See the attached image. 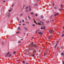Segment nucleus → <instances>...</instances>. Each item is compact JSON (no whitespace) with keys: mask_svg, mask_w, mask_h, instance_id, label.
<instances>
[{"mask_svg":"<svg viewBox=\"0 0 64 64\" xmlns=\"http://www.w3.org/2000/svg\"><path fill=\"white\" fill-rule=\"evenodd\" d=\"M28 7L29 8V9H31V6H30V5L28 6Z\"/></svg>","mask_w":64,"mask_h":64,"instance_id":"nucleus-17","label":"nucleus"},{"mask_svg":"<svg viewBox=\"0 0 64 64\" xmlns=\"http://www.w3.org/2000/svg\"><path fill=\"white\" fill-rule=\"evenodd\" d=\"M54 9L56 10V9H57V8L56 7H54Z\"/></svg>","mask_w":64,"mask_h":64,"instance_id":"nucleus-13","label":"nucleus"},{"mask_svg":"<svg viewBox=\"0 0 64 64\" xmlns=\"http://www.w3.org/2000/svg\"><path fill=\"white\" fill-rule=\"evenodd\" d=\"M33 53H36V50H34V49H33Z\"/></svg>","mask_w":64,"mask_h":64,"instance_id":"nucleus-2","label":"nucleus"},{"mask_svg":"<svg viewBox=\"0 0 64 64\" xmlns=\"http://www.w3.org/2000/svg\"><path fill=\"white\" fill-rule=\"evenodd\" d=\"M32 47L33 46V44H32Z\"/></svg>","mask_w":64,"mask_h":64,"instance_id":"nucleus-60","label":"nucleus"},{"mask_svg":"<svg viewBox=\"0 0 64 64\" xmlns=\"http://www.w3.org/2000/svg\"><path fill=\"white\" fill-rule=\"evenodd\" d=\"M9 53H10V52H8L7 53V54L8 55V54H9Z\"/></svg>","mask_w":64,"mask_h":64,"instance_id":"nucleus-35","label":"nucleus"},{"mask_svg":"<svg viewBox=\"0 0 64 64\" xmlns=\"http://www.w3.org/2000/svg\"><path fill=\"white\" fill-rule=\"evenodd\" d=\"M34 14L33 12H32L31 13V15H33Z\"/></svg>","mask_w":64,"mask_h":64,"instance_id":"nucleus-19","label":"nucleus"},{"mask_svg":"<svg viewBox=\"0 0 64 64\" xmlns=\"http://www.w3.org/2000/svg\"><path fill=\"white\" fill-rule=\"evenodd\" d=\"M17 31H19V30H17Z\"/></svg>","mask_w":64,"mask_h":64,"instance_id":"nucleus-57","label":"nucleus"},{"mask_svg":"<svg viewBox=\"0 0 64 64\" xmlns=\"http://www.w3.org/2000/svg\"><path fill=\"white\" fill-rule=\"evenodd\" d=\"M52 5H53V6H54V2H53Z\"/></svg>","mask_w":64,"mask_h":64,"instance_id":"nucleus-26","label":"nucleus"},{"mask_svg":"<svg viewBox=\"0 0 64 64\" xmlns=\"http://www.w3.org/2000/svg\"><path fill=\"white\" fill-rule=\"evenodd\" d=\"M62 6H63V5H61V7H62Z\"/></svg>","mask_w":64,"mask_h":64,"instance_id":"nucleus-46","label":"nucleus"},{"mask_svg":"<svg viewBox=\"0 0 64 64\" xmlns=\"http://www.w3.org/2000/svg\"><path fill=\"white\" fill-rule=\"evenodd\" d=\"M16 18L18 20H19V18H18V17H17Z\"/></svg>","mask_w":64,"mask_h":64,"instance_id":"nucleus-27","label":"nucleus"},{"mask_svg":"<svg viewBox=\"0 0 64 64\" xmlns=\"http://www.w3.org/2000/svg\"><path fill=\"white\" fill-rule=\"evenodd\" d=\"M19 33V32H16V34H17V33Z\"/></svg>","mask_w":64,"mask_h":64,"instance_id":"nucleus-45","label":"nucleus"},{"mask_svg":"<svg viewBox=\"0 0 64 64\" xmlns=\"http://www.w3.org/2000/svg\"><path fill=\"white\" fill-rule=\"evenodd\" d=\"M20 23H21V20H20Z\"/></svg>","mask_w":64,"mask_h":64,"instance_id":"nucleus-55","label":"nucleus"},{"mask_svg":"<svg viewBox=\"0 0 64 64\" xmlns=\"http://www.w3.org/2000/svg\"><path fill=\"white\" fill-rule=\"evenodd\" d=\"M61 55H64V53L63 52H62L61 53Z\"/></svg>","mask_w":64,"mask_h":64,"instance_id":"nucleus-18","label":"nucleus"},{"mask_svg":"<svg viewBox=\"0 0 64 64\" xmlns=\"http://www.w3.org/2000/svg\"><path fill=\"white\" fill-rule=\"evenodd\" d=\"M21 43V41H20L19 42H18V43Z\"/></svg>","mask_w":64,"mask_h":64,"instance_id":"nucleus-30","label":"nucleus"},{"mask_svg":"<svg viewBox=\"0 0 64 64\" xmlns=\"http://www.w3.org/2000/svg\"><path fill=\"white\" fill-rule=\"evenodd\" d=\"M3 2H5V1L4 0Z\"/></svg>","mask_w":64,"mask_h":64,"instance_id":"nucleus-54","label":"nucleus"},{"mask_svg":"<svg viewBox=\"0 0 64 64\" xmlns=\"http://www.w3.org/2000/svg\"><path fill=\"white\" fill-rule=\"evenodd\" d=\"M52 38V36H49V37H48V39H50V38Z\"/></svg>","mask_w":64,"mask_h":64,"instance_id":"nucleus-7","label":"nucleus"},{"mask_svg":"<svg viewBox=\"0 0 64 64\" xmlns=\"http://www.w3.org/2000/svg\"><path fill=\"white\" fill-rule=\"evenodd\" d=\"M49 32L50 33H53V31H52V30H50Z\"/></svg>","mask_w":64,"mask_h":64,"instance_id":"nucleus-3","label":"nucleus"},{"mask_svg":"<svg viewBox=\"0 0 64 64\" xmlns=\"http://www.w3.org/2000/svg\"><path fill=\"white\" fill-rule=\"evenodd\" d=\"M62 9L61 8L60 9V11H62Z\"/></svg>","mask_w":64,"mask_h":64,"instance_id":"nucleus-41","label":"nucleus"},{"mask_svg":"<svg viewBox=\"0 0 64 64\" xmlns=\"http://www.w3.org/2000/svg\"><path fill=\"white\" fill-rule=\"evenodd\" d=\"M32 26H35V25H34V24H32Z\"/></svg>","mask_w":64,"mask_h":64,"instance_id":"nucleus-43","label":"nucleus"},{"mask_svg":"<svg viewBox=\"0 0 64 64\" xmlns=\"http://www.w3.org/2000/svg\"><path fill=\"white\" fill-rule=\"evenodd\" d=\"M26 23H29V22H26Z\"/></svg>","mask_w":64,"mask_h":64,"instance_id":"nucleus-42","label":"nucleus"},{"mask_svg":"<svg viewBox=\"0 0 64 64\" xmlns=\"http://www.w3.org/2000/svg\"><path fill=\"white\" fill-rule=\"evenodd\" d=\"M36 16H38V14H35Z\"/></svg>","mask_w":64,"mask_h":64,"instance_id":"nucleus-32","label":"nucleus"},{"mask_svg":"<svg viewBox=\"0 0 64 64\" xmlns=\"http://www.w3.org/2000/svg\"><path fill=\"white\" fill-rule=\"evenodd\" d=\"M13 53L14 54H15L16 53V52L15 51H14V52H13Z\"/></svg>","mask_w":64,"mask_h":64,"instance_id":"nucleus-24","label":"nucleus"},{"mask_svg":"<svg viewBox=\"0 0 64 64\" xmlns=\"http://www.w3.org/2000/svg\"><path fill=\"white\" fill-rule=\"evenodd\" d=\"M26 5H24L23 6V7H24V6H26Z\"/></svg>","mask_w":64,"mask_h":64,"instance_id":"nucleus-63","label":"nucleus"},{"mask_svg":"<svg viewBox=\"0 0 64 64\" xmlns=\"http://www.w3.org/2000/svg\"><path fill=\"white\" fill-rule=\"evenodd\" d=\"M50 21H52V22H53V21H54V20H50Z\"/></svg>","mask_w":64,"mask_h":64,"instance_id":"nucleus-31","label":"nucleus"},{"mask_svg":"<svg viewBox=\"0 0 64 64\" xmlns=\"http://www.w3.org/2000/svg\"><path fill=\"white\" fill-rule=\"evenodd\" d=\"M39 22L40 23H42V24H43V22H42L41 21H40Z\"/></svg>","mask_w":64,"mask_h":64,"instance_id":"nucleus-8","label":"nucleus"},{"mask_svg":"<svg viewBox=\"0 0 64 64\" xmlns=\"http://www.w3.org/2000/svg\"><path fill=\"white\" fill-rule=\"evenodd\" d=\"M26 11L27 12H28V10H26Z\"/></svg>","mask_w":64,"mask_h":64,"instance_id":"nucleus-25","label":"nucleus"},{"mask_svg":"<svg viewBox=\"0 0 64 64\" xmlns=\"http://www.w3.org/2000/svg\"><path fill=\"white\" fill-rule=\"evenodd\" d=\"M58 49H59V47H58L57 48V51H58Z\"/></svg>","mask_w":64,"mask_h":64,"instance_id":"nucleus-23","label":"nucleus"},{"mask_svg":"<svg viewBox=\"0 0 64 64\" xmlns=\"http://www.w3.org/2000/svg\"><path fill=\"white\" fill-rule=\"evenodd\" d=\"M38 25H41V23H40L38 22Z\"/></svg>","mask_w":64,"mask_h":64,"instance_id":"nucleus-9","label":"nucleus"},{"mask_svg":"<svg viewBox=\"0 0 64 64\" xmlns=\"http://www.w3.org/2000/svg\"><path fill=\"white\" fill-rule=\"evenodd\" d=\"M41 29L42 30V29H43V28H41Z\"/></svg>","mask_w":64,"mask_h":64,"instance_id":"nucleus-39","label":"nucleus"},{"mask_svg":"<svg viewBox=\"0 0 64 64\" xmlns=\"http://www.w3.org/2000/svg\"><path fill=\"white\" fill-rule=\"evenodd\" d=\"M56 46H55V47H54V48H56Z\"/></svg>","mask_w":64,"mask_h":64,"instance_id":"nucleus-59","label":"nucleus"},{"mask_svg":"<svg viewBox=\"0 0 64 64\" xmlns=\"http://www.w3.org/2000/svg\"><path fill=\"white\" fill-rule=\"evenodd\" d=\"M8 54H6V56H7V57H8Z\"/></svg>","mask_w":64,"mask_h":64,"instance_id":"nucleus-48","label":"nucleus"},{"mask_svg":"<svg viewBox=\"0 0 64 64\" xmlns=\"http://www.w3.org/2000/svg\"><path fill=\"white\" fill-rule=\"evenodd\" d=\"M34 46L35 48H36V47H37V44H36L35 45H34Z\"/></svg>","mask_w":64,"mask_h":64,"instance_id":"nucleus-5","label":"nucleus"},{"mask_svg":"<svg viewBox=\"0 0 64 64\" xmlns=\"http://www.w3.org/2000/svg\"><path fill=\"white\" fill-rule=\"evenodd\" d=\"M57 44H58L57 43H56V46H57Z\"/></svg>","mask_w":64,"mask_h":64,"instance_id":"nucleus-36","label":"nucleus"},{"mask_svg":"<svg viewBox=\"0 0 64 64\" xmlns=\"http://www.w3.org/2000/svg\"><path fill=\"white\" fill-rule=\"evenodd\" d=\"M48 22H49V21H48L46 22V23H48Z\"/></svg>","mask_w":64,"mask_h":64,"instance_id":"nucleus-33","label":"nucleus"},{"mask_svg":"<svg viewBox=\"0 0 64 64\" xmlns=\"http://www.w3.org/2000/svg\"><path fill=\"white\" fill-rule=\"evenodd\" d=\"M34 22H35V23H36V22L35 21V20L34 19Z\"/></svg>","mask_w":64,"mask_h":64,"instance_id":"nucleus-16","label":"nucleus"},{"mask_svg":"<svg viewBox=\"0 0 64 64\" xmlns=\"http://www.w3.org/2000/svg\"><path fill=\"white\" fill-rule=\"evenodd\" d=\"M38 31H40V30H37Z\"/></svg>","mask_w":64,"mask_h":64,"instance_id":"nucleus-56","label":"nucleus"},{"mask_svg":"<svg viewBox=\"0 0 64 64\" xmlns=\"http://www.w3.org/2000/svg\"><path fill=\"white\" fill-rule=\"evenodd\" d=\"M62 64H64V61H62Z\"/></svg>","mask_w":64,"mask_h":64,"instance_id":"nucleus-37","label":"nucleus"},{"mask_svg":"<svg viewBox=\"0 0 64 64\" xmlns=\"http://www.w3.org/2000/svg\"><path fill=\"white\" fill-rule=\"evenodd\" d=\"M25 25V24H22V25Z\"/></svg>","mask_w":64,"mask_h":64,"instance_id":"nucleus-49","label":"nucleus"},{"mask_svg":"<svg viewBox=\"0 0 64 64\" xmlns=\"http://www.w3.org/2000/svg\"><path fill=\"white\" fill-rule=\"evenodd\" d=\"M28 16V18H29V20H31V18H30V17L29 16Z\"/></svg>","mask_w":64,"mask_h":64,"instance_id":"nucleus-12","label":"nucleus"},{"mask_svg":"<svg viewBox=\"0 0 64 64\" xmlns=\"http://www.w3.org/2000/svg\"><path fill=\"white\" fill-rule=\"evenodd\" d=\"M29 9L30 10V11H31V8H29Z\"/></svg>","mask_w":64,"mask_h":64,"instance_id":"nucleus-40","label":"nucleus"},{"mask_svg":"<svg viewBox=\"0 0 64 64\" xmlns=\"http://www.w3.org/2000/svg\"><path fill=\"white\" fill-rule=\"evenodd\" d=\"M34 54L33 55H32V56H33V57H34Z\"/></svg>","mask_w":64,"mask_h":64,"instance_id":"nucleus-47","label":"nucleus"},{"mask_svg":"<svg viewBox=\"0 0 64 64\" xmlns=\"http://www.w3.org/2000/svg\"><path fill=\"white\" fill-rule=\"evenodd\" d=\"M10 15V13H8V16H9Z\"/></svg>","mask_w":64,"mask_h":64,"instance_id":"nucleus-21","label":"nucleus"},{"mask_svg":"<svg viewBox=\"0 0 64 64\" xmlns=\"http://www.w3.org/2000/svg\"><path fill=\"white\" fill-rule=\"evenodd\" d=\"M38 34H40V35H43V32H38Z\"/></svg>","mask_w":64,"mask_h":64,"instance_id":"nucleus-1","label":"nucleus"},{"mask_svg":"<svg viewBox=\"0 0 64 64\" xmlns=\"http://www.w3.org/2000/svg\"><path fill=\"white\" fill-rule=\"evenodd\" d=\"M59 15V13H57L56 14H54V16L55 17H56V16H58V15Z\"/></svg>","mask_w":64,"mask_h":64,"instance_id":"nucleus-4","label":"nucleus"},{"mask_svg":"<svg viewBox=\"0 0 64 64\" xmlns=\"http://www.w3.org/2000/svg\"><path fill=\"white\" fill-rule=\"evenodd\" d=\"M38 2L39 1V0H36Z\"/></svg>","mask_w":64,"mask_h":64,"instance_id":"nucleus-52","label":"nucleus"},{"mask_svg":"<svg viewBox=\"0 0 64 64\" xmlns=\"http://www.w3.org/2000/svg\"><path fill=\"white\" fill-rule=\"evenodd\" d=\"M41 18H43V16H41Z\"/></svg>","mask_w":64,"mask_h":64,"instance_id":"nucleus-28","label":"nucleus"},{"mask_svg":"<svg viewBox=\"0 0 64 64\" xmlns=\"http://www.w3.org/2000/svg\"><path fill=\"white\" fill-rule=\"evenodd\" d=\"M20 27H19L18 28V29H19V30H20Z\"/></svg>","mask_w":64,"mask_h":64,"instance_id":"nucleus-29","label":"nucleus"},{"mask_svg":"<svg viewBox=\"0 0 64 64\" xmlns=\"http://www.w3.org/2000/svg\"><path fill=\"white\" fill-rule=\"evenodd\" d=\"M4 44V42H2V45H3Z\"/></svg>","mask_w":64,"mask_h":64,"instance_id":"nucleus-20","label":"nucleus"},{"mask_svg":"<svg viewBox=\"0 0 64 64\" xmlns=\"http://www.w3.org/2000/svg\"><path fill=\"white\" fill-rule=\"evenodd\" d=\"M58 42H59V41H57V43L58 44Z\"/></svg>","mask_w":64,"mask_h":64,"instance_id":"nucleus-50","label":"nucleus"},{"mask_svg":"<svg viewBox=\"0 0 64 64\" xmlns=\"http://www.w3.org/2000/svg\"><path fill=\"white\" fill-rule=\"evenodd\" d=\"M43 29H44V30L45 29V26H43Z\"/></svg>","mask_w":64,"mask_h":64,"instance_id":"nucleus-22","label":"nucleus"},{"mask_svg":"<svg viewBox=\"0 0 64 64\" xmlns=\"http://www.w3.org/2000/svg\"><path fill=\"white\" fill-rule=\"evenodd\" d=\"M37 4L35 3L34 4V6H37Z\"/></svg>","mask_w":64,"mask_h":64,"instance_id":"nucleus-10","label":"nucleus"},{"mask_svg":"<svg viewBox=\"0 0 64 64\" xmlns=\"http://www.w3.org/2000/svg\"><path fill=\"white\" fill-rule=\"evenodd\" d=\"M22 22H24V20H23L22 21Z\"/></svg>","mask_w":64,"mask_h":64,"instance_id":"nucleus-44","label":"nucleus"},{"mask_svg":"<svg viewBox=\"0 0 64 64\" xmlns=\"http://www.w3.org/2000/svg\"><path fill=\"white\" fill-rule=\"evenodd\" d=\"M37 31H36V32H35V33H37Z\"/></svg>","mask_w":64,"mask_h":64,"instance_id":"nucleus-53","label":"nucleus"},{"mask_svg":"<svg viewBox=\"0 0 64 64\" xmlns=\"http://www.w3.org/2000/svg\"><path fill=\"white\" fill-rule=\"evenodd\" d=\"M63 36H64V34H63L62 35V37H63Z\"/></svg>","mask_w":64,"mask_h":64,"instance_id":"nucleus-34","label":"nucleus"},{"mask_svg":"<svg viewBox=\"0 0 64 64\" xmlns=\"http://www.w3.org/2000/svg\"><path fill=\"white\" fill-rule=\"evenodd\" d=\"M23 15V13H22V14H20V16H22V15Z\"/></svg>","mask_w":64,"mask_h":64,"instance_id":"nucleus-11","label":"nucleus"},{"mask_svg":"<svg viewBox=\"0 0 64 64\" xmlns=\"http://www.w3.org/2000/svg\"><path fill=\"white\" fill-rule=\"evenodd\" d=\"M13 5H14V4L12 5V7H13Z\"/></svg>","mask_w":64,"mask_h":64,"instance_id":"nucleus-61","label":"nucleus"},{"mask_svg":"<svg viewBox=\"0 0 64 64\" xmlns=\"http://www.w3.org/2000/svg\"><path fill=\"white\" fill-rule=\"evenodd\" d=\"M26 64H28V63H26Z\"/></svg>","mask_w":64,"mask_h":64,"instance_id":"nucleus-64","label":"nucleus"},{"mask_svg":"<svg viewBox=\"0 0 64 64\" xmlns=\"http://www.w3.org/2000/svg\"><path fill=\"white\" fill-rule=\"evenodd\" d=\"M9 12H11V10H9Z\"/></svg>","mask_w":64,"mask_h":64,"instance_id":"nucleus-58","label":"nucleus"},{"mask_svg":"<svg viewBox=\"0 0 64 64\" xmlns=\"http://www.w3.org/2000/svg\"><path fill=\"white\" fill-rule=\"evenodd\" d=\"M24 28L25 30H28V29L27 28H26V27H24Z\"/></svg>","mask_w":64,"mask_h":64,"instance_id":"nucleus-6","label":"nucleus"},{"mask_svg":"<svg viewBox=\"0 0 64 64\" xmlns=\"http://www.w3.org/2000/svg\"><path fill=\"white\" fill-rule=\"evenodd\" d=\"M29 8V6L26 8V9H28Z\"/></svg>","mask_w":64,"mask_h":64,"instance_id":"nucleus-15","label":"nucleus"},{"mask_svg":"<svg viewBox=\"0 0 64 64\" xmlns=\"http://www.w3.org/2000/svg\"><path fill=\"white\" fill-rule=\"evenodd\" d=\"M22 63L24 64L25 63V62L24 61H23Z\"/></svg>","mask_w":64,"mask_h":64,"instance_id":"nucleus-38","label":"nucleus"},{"mask_svg":"<svg viewBox=\"0 0 64 64\" xmlns=\"http://www.w3.org/2000/svg\"><path fill=\"white\" fill-rule=\"evenodd\" d=\"M32 44H34V43L32 42Z\"/></svg>","mask_w":64,"mask_h":64,"instance_id":"nucleus-62","label":"nucleus"},{"mask_svg":"<svg viewBox=\"0 0 64 64\" xmlns=\"http://www.w3.org/2000/svg\"><path fill=\"white\" fill-rule=\"evenodd\" d=\"M32 39H34V38L32 37Z\"/></svg>","mask_w":64,"mask_h":64,"instance_id":"nucleus-51","label":"nucleus"},{"mask_svg":"<svg viewBox=\"0 0 64 64\" xmlns=\"http://www.w3.org/2000/svg\"><path fill=\"white\" fill-rule=\"evenodd\" d=\"M9 57H11V54H9Z\"/></svg>","mask_w":64,"mask_h":64,"instance_id":"nucleus-14","label":"nucleus"}]
</instances>
